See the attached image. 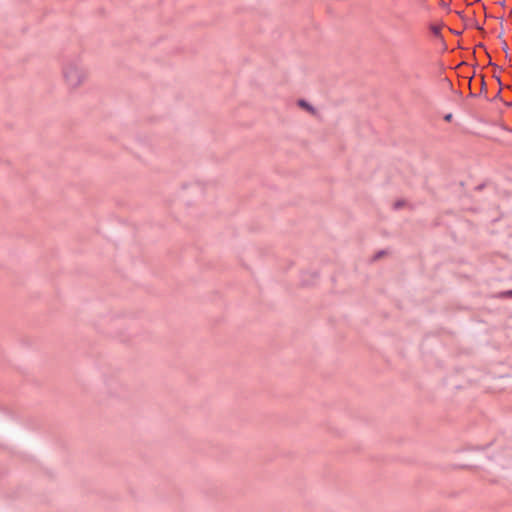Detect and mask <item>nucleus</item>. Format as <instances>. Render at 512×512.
Masks as SVG:
<instances>
[{
  "mask_svg": "<svg viewBox=\"0 0 512 512\" xmlns=\"http://www.w3.org/2000/svg\"><path fill=\"white\" fill-rule=\"evenodd\" d=\"M509 106H512V102L508 104Z\"/></svg>",
  "mask_w": 512,
  "mask_h": 512,
  "instance_id": "8",
  "label": "nucleus"
},
{
  "mask_svg": "<svg viewBox=\"0 0 512 512\" xmlns=\"http://www.w3.org/2000/svg\"><path fill=\"white\" fill-rule=\"evenodd\" d=\"M62 76L70 91L81 87L88 78V70L78 55L67 56L62 64Z\"/></svg>",
  "mask_w": 512,
  "mask_h": 512,
  "instance_id": "1",
  "label": "nucleus"
},
{
  "mask_svg": "<svg viewBox=\"0 0 512 512\" xmlns=\"http://www.w3.org/2000/svg\"><path fill=\"white\" fill-rule=\"evenodd\" d=\"M298 106L301 107L302 109L308 111L311 114L315 113V109L313 108V106L303 99H300L298 101Z\"/></svg>",
  "mask_w": 512,
  "mask_h": 512,
  "instance_id": "2",
  "label": "nucleus"
},
{
  "mask_svg": "<svg viewBox=\"0 0 512 512\" xmlns=\"http://www.w3.org/2000/svg\"><path fill=\"white\" fill-rule=\"evenodd\" d=\"M429 29H430L431 33L435 37H437V38H441L442 37V34H441L442 26L441 25L431 24Z\"/></svg>",
  "mask_w": 512,
  "mask_h": 512,
  "instance_id": "3",
  "label": "nucleus"
},
{
  "mask_svg": "<svg viewBox=\"0 0 512 512\" xmlns=\"http://www.w3.org/2000/svg\"><path fill=\"white\" fill-rule=\"evenodd\" d=\"M451 119H452V114H447V115H445V117H444V120H445V121H451Z\"/></svg>",
  "mask_w": 512,
  "mask_h": 512,
  "instance_id": "7",
  "label": "nucleus"
},
{
  "mask_svg": "<svg viewBox=\"0 0 512 512\" xmlns=\"http://www.w3.org/2000/svg\"><path fill=\"white\" fill-rule=\"evenodd\" d=\"M384 254H385V251H380V252H378V253L374 256V259H375V260H378V259H380Z\"/></svg>",
  "mask_w": 512,
  "mask_h": 512,
  "instance_id": "5",
  "label": "nucleus"
},
{
  "mask_svg": "<svg viewBox=\"0 0 512 512\" xmlns=\"http://www.w3.org/2000/svg\"><path fill=\"white\" fill-rule=\"evenodd\" d=\"M402 205H403V202L402 201H398V202L395 203V208L399 209L400 207H402Z\"/></svg>",
  "mask_w": 512,
  "mask_h": 512,
  "instance_id": "6",
  "label": "nucleus"
},
{
  "mask_svg": "<svg viewBox=\"0 0 512 512\" xmlns=\"http://www.w3.org/2000/svg\"><path fill=\"white\" fill-rule=\"evenodd\" d=\"M500 297L512 298V290H508V291L500 293Z\"/></svg>",
  "mask_w": 512,
  "mask_h": 512,
  "instance_id": "4",
  "label": "nucleus"
}]
</instances>
